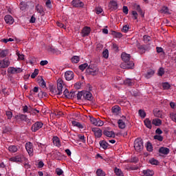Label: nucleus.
<instances>
[{
    "instance_id": "obj_1",
    "label": "nucleus",
    "mask_w": 176,
    "mask_h": 176,
    "mask_svg": "<svg viewBox=\"0 0 176 176\" xmlns=\"http://www.w3.org/2000/svg\"><path fill=\"white\" fill-rule=\"evenodd\" d=\"M131 56L125 52H122L121 54V58L124 63L120 64V67L123 69H133L134 68V63L130 61Z\"/></svg>"
},
{
    "instance_id": "obj_2",
    "label": "nucleus",
    "mask_w": 176,
    "mask_h": 176,
    "mask_svg": "<svg viewBox=\"0 0 176 176\" xmlns=\"http://www.w3.org/2000/svg\"><path fill=\"white\" fill-rule=\"evenodd\" d=\"M134 148L138 152H141L144 149V141H142V139L138 138L135 140Z\"/></svg>"
},
{
    "instance_id": "obj_3",
    "label": "nucleus",
    "mask_w": 176,
    "mask_h": 176,
    "mask_svg": "<svg viewBox=\"0 0 176 176\" xmlns=\"http://www.w3.org/2000/svg\"><path fill=\"white\" fill-rule=\"evenodd\" d=\"M42 127H43V122H42V121H36L32 125L31 131L32 133H36V131H39Z\"/></svg>"
},
{
    "instance_id": "obj_4",
    "label": "nucleus",
    "mask_w": 176,
    "mask_h": 176,
    "mask_svg": "<svg viewBox=\"0 0 176 176\" xmlns=\"http://www.w3.org/2000/svg\"><path fill=\"white\" fill-rule=\"evenodd\" d=\"M98 67H94L93 65H89L86 69L87 74L88 75H92V76H96V75H98Z\"/></svg>"
},
{
    "instance_id": "obj_5",
    "label": "nucleus",
    "mask_w": 176,
    "mask_h": 176,
    "mask_svg": "<svg viewBox=\"0 0 176 176\" xmlns=\"http://www.w3.org/2000/svg\"><path fill=\"white\" fill-rule=\"evenodd\" d=\"M16 120H21V122H26L28 124H31V120L27 117V115L25 114H18L15 116Z\"/></svg>"
},
{
    "instance_id": "obj_6",
    "label": "nucleus",
    "mask_w": 176,
    "mask_h": 176,
    "mask_svg": "<svg viewBox=\"0 0 176 176\" xmlns=\"http://www.w3.org/2000/svg\"><path fill=\"white\" fill-rule=\"evenodd\" d=\"M8 74H21L23 72V69L20 67H10L8 69Z\"/></svg>"
},
{
    "instance_id": "obj_7",
    "label": "nucleus",
    "mask_w": 176,
    "mask_h": 176,
    "mask_svg": "<svg viewBox=\"0 0 176 176\" xmlns=\"http://www.w3.org/2000/svg\"><path fill=\"white\" fill-rule=\"evenodd\" d=\"M25 149L30 156H34V148L33 144L31 142L25 144Z\"/></svg>"
},
{
    "instance_id": "obj_8",
    "label": "nucleus",
    "mask_w": 176,
    "mask_h": 176,
    "mask_svg": "<svg viewBox=\"0 0 176 176\" xmlns=\"http://www.w3.org/2000/svg\"><path fill=\"white\" fill-rule=\"evenodd\" d=\"M95 138H101L102 137V130L100 129V128L94 127L91 129Z\"/></svg>"
},
{
    "instance_id": "obj_9",
    "label": "nucleus",
    "mask_w": 176,
    "mask_h": 176,
    "mask_svg": "<svg viewBox=\"0 0 176 176\" xmlns=\"http://www.w3.org/2000/svg\"><path fill=\"white\" fill-rule=\"evenodd\" d=\"M9 160L12 163H21V162L23 161V155L21 154H19L18 155L10 157Z\"/></svg>"
},
{
    "instance_id": "obj_10",
    "label": "nucleus",
    "mask_w": 176,
    "mask_h": 176,
    "mask_svg": "<svg viewBox=\"0 0 176 176\" xmlns=\"http://www.w3.org/2000/svg\"><path fill=\"white\" fill-rule=\"evenodd\" d=\"M10 65V60L8 58L1 60H0V68H8Z\"/></svg>"
},
{
    "instance_id": "obj_11",
    "label": "nucleus",
    "mask_w": 176,
    "mask_h": 176,
    "mask_svg": "<svg viewBox=\"0 0 176 176\" xmlns=\"http://www.w3.org/2000/svg\"><path fill=\"white\" fill-rule=\"evenodd\" d=\"M72 3L74 8H83L85 6V3L80 1V0H73Z\"/></svg>"
},
{
    "instance_id": "obj_12",
    "label": "nucleus",
    "mask_w": 176,
    "mask_h": 176,
    "mask_svg": "<svg viewBox=\"0 0 176 176\" xmlns=\"http://www.w3.org/2000/svg\"><path fill=\"white\" fill-rule=\"evenodd\" d=\"M74 72L72 71H67L65 73V78L66 80H72V79H74Z\"/></svg>"
},
{
    "instance_id": "obj_13",
    "label": "nucleus",
    "mask_w": 176,
    "mask_h": 176,
    "mask_svg": "<svg viewBox=\"0 0 176 176\" xmlns=\"http://www.w3.org/2000/svg\"><path fill=\"white\" fill-rule=\"evenodd\" d=\"M4 20L6 24L12 25L14 23V19H13V16H12V15H6L4 16Z\"/></svg>"
},
{
    "instance_id": "obj_14",
    "label": "nucleus",
    "mask_w": 176,
    "mask_h": 176,
    "mask_svg": "<svg viewBox=\"0 0 176 176\" xmlns=\"http://www.w3.org/2000/svg\"><path fill=\"white\" fill-rule=\"evenodd\" d=\"M83 100H87V101H91V100H93V94L90 91H84Z\"/></svg>"
},
{
    "instance_id": "obj_15",
    "label": "nucleus",
    "mask_w": 176,
    "mask_h": 176,
    "mask_svg": "<svg viewBox=\"0 0 176 176\" xmlns=\"http://www.w3.org/2000/svg\"><path fill=\"white\" fill-rule=\"evenodd\" d=\"M90 31L91 29L89 27H85L81 32L82 36H89V35L90 34Z\"/></svg>"
},
{
    "instance_id": "obj_16",
    "label": "nucleus",
    "mask_w": 176,
    "mask_h": 176,
    "mask_svg": "<svg viewBox=\"0 0 176 176\" xmlns=\"http://www.w3.org/2000/svg\"><path fill=\"white\" fill-rule=\"evenodd\" d=\"M111 112L113 115L118 116L120 113V107L115 105L111 108Z\"/></svg>"
},
{
    "instance_id": "obj_17",
    "label": "nucleus",
    "mask_w": 176,
    "mask_h": 176,
    "mask_svg": "<svg viewBox=\"0 0 176 176\" xmlns=\"http://www.w3.org/2000/svg\"><path fill=\"white\" fill-rule=\"evenodd\" d=\"M99 145L101 148H102V149H104V151L109 148V144H108V142H107L105 140H100L99 142Z\"/></svg>"
},
{
    "instance_id": "obj_18",
    "label": "nucleus",
    "mask_w": 176,
    "mask_h": 176,
    "mask_svg": "<svg viewBox=\"0 0 176 176\" xmlns=\"http://www.w3.org/2000/svg\"><path fill=\"white\" fill-rule=\"evenodd\" d=\"M109 8L111 10H117L118 9V2L116 1H111L109 3Z\"/></svg>"
},
{
    "instance_id": "obj_19",
    "label": "nucleus",
    "mask_w": 176,
    "mask_h": 176,
    "mask_svg": "<svg viewBox=\"0 0 176 176\" xmlns=\"http://www.w3.org/2000/svg\"><path fill=\"white\" fill-rule=\"evenodd\" d=\"M159 153H162V155H168V153H170V148L161 147L159 149Z\"/></svg>"
},
{
    "instance_id": "obj_20",
    "label": "nucleus",
    "mask_w": 176,
    "mask_h": 176,
    "mask_svg": "<svg viewBox=\"0 0 176 176\" xmlns=\"http://www.w3.org/2000/svg\"><path fill=\"white\" fill-rule=\"evenodd\" d=\"M103 134L104 135H106V137H109L110 138H115V132L113 131H104Z\"/></svg>"
},
{
    "instance_id": "obj_21",
    "label": "nucleus",
    "mask_w": 176,
    "mask_h": 176,
    "mask_svg": "<svg viewBox=\"0 0 176 176\" xmlns=\"http://www.w3.org/2000/svg\"><path fill=\"white\" fill-rule=\"evenodd\" d=\"M142 173L145 176H153V175L155 174V172H153V170L151 169H147V170H144L142 171Z\"/></svg>"
},
{
    "instance_id": "obj_22",
    "label": "nucleus",
    "mask_w": 176,
    "mask_h": 176,
    "mask_svg": "<svg viewBox=\"0 0 176 176\" xmlns=\"http://www.w3.org/2000/svg\"><path fill=\"white\" fill-rule=\"evenodd\" d=\"M144 123L147 129H149L150 130L152 129V121H151L149 118H146L144 121Z\"/></svg>"
},
{
    "instance_id": "obj_23",
    "label": "nucleus",
    "mask_w": 176,
    "mask_h": 176,
    "mask_svg": "<svg viewBox=\"0 0 176 176\" xmlns=\"http://www.w3.org/2000/svg\"><path fill=\"white\" fill-rule=\"evenodd\" d=\"M134 8L135 10H137V12L140 14V16H142V17H144L145 14L144 13V12H142V9H141L140 5L135 4L134 6Z\"/></svg>"
},
{
    "instance_id": "obj_24",
    "label": "nucleus",
    "mask_w": 176,
    "mask_h": 176,
    "mask_svg": "<svg viewBox=\"0 0 176 176\" xmlns=\"http://www.w3.org/2000/svg\"><path fill=\"white\" fill-rule=\"evenodd\" d=\"M134 8L135 10H137V12L140 14V16H142V17H144L145 14L144 13V12H142V9H141L140 5L135 4L134 6Z\"/></svg>"
},
{
    "instance_id": "obj_25",
    "label": "nucleus",
    "mask_w": 176,
    "mask_h": 176,
    "mask_svg": "<svg viewBox=\"0 0 176 176\" xmlns=\"http://www.w3.org/2000/svg\"><path fill=\"white\" fill-rule=\"evenodd\" d=\"M154 74H155V71H153V69H148L146 74H145V78H146V79H149L152 78V76Z\"/></svg>"
},
{
    "instance_id": "obj_26",
    "label": "nucleus",
    "mask_w": 176,
    "mask_h": 176,
    "mask_svg": "<svg viewBox=\"0 0 176 176\" xmlns=\"http://www.w3.org/2000/svg\"><path fill=\"white\" fill-rule=\"evenodd\" d=\"M72 126H74L75 127H78V129H85V126L80 124V122H78L76 121H72Z\"/></svg>"
},
{
    "instance_id": "obj_27",
    "label": "nucleus",
    "mask_w": 176,
    "mask_h": 176,
    "mask_svg": "<svg viewBox=\"0 0 176 176\" xmlns=\"http://www.w3.org/2000/svg\"><path fill=\"white\" fill-rule=\"evenodd\" d=\"M152 124H154V126H161L162 120H160L159 118H155L152 121Z\"/></svg>"
},
{
    "instance_id": "obj_28",
    "label": "nucleus",
    "mask_w": 176,
    "mask_h": 176,
    "mask_svg": "<svg viewBox=\"0 0 176 176\" xmlns=\"http://www.w3.org/2000/svg\"><path fill=\"white\" fill-rule=\"evenodd\" d=\"M118 124L119 129H126V123L123 122V120H118Z\"/></svg>"
},
{
    "instance_id": "obj_29",
    "label": "nucleus",
    "mask_w": 176,
    "mask_h": 176,
    "mask_svg": "<svg viewBox=\"0 0 176 176\" xmlns=\"http://www.w3.org/2000/svg\"><path fill=\"white\" fill-rule=\"evenodd\" d=\"M8 54H9V50H3L0 53V57L1 58H5V57L8 56Z\"/></svg>"
},
{
    "instance_id": "obj_30",
    "label": "nucleus",
    "mask_w": 176,
    "mask_h": 176,
    "mask_svg": "<svg viewBox=\"0 0 176 176\" xmlns=\"http://www.w3.org/2000/svg\"><path fill=\"white\" fill-rule=\"evenodd\" d=\"M8 150L12 153H16L17 152V146L14 145H11L8 147Z\"/></svg>"
},
{
    "instance_id": "obj_31",
    "label": "nucleus",
    "mask_w": 176,
    "mask_h": 176,
    "mask_svg": "<svg viewBox=\"0 0 176 176\" xmlns=\"http://www.w3.org/2000/svg\"><path fill=\"white\" fill-rule=\"evenodd\" d=\"M114 172H115L116 175H118V176H124L123 175V172L122 171V170L120 168H118L116 167L114 168Z\"/></svg>"
},
{
    "instance_id": "obj_32",
    "label": "nucleus",
    "mask_w": 176,
    "mask_h": 176,
    "mask_svg": "<svg viewBox=\"0 0 176 176\" xmlns=\"http://www.w3.org/2000/svg\"><path fill=\"white\" fill-rule=\"evenodd\" d=\"M124 84L126 86H131L132 85H133V80L130 78H126L125 80H124Z\"/></svg>"
},
{
    "instance_id": "obj_33",
    "label": "nucleus",
    "mask_w": 176,
    "mask_h": 176,
    "mask_svg": "<svg viewBox=\"0 0 176 176\" xmlns=\"http://www.w3.org/2000/svg\"><path fill=\"white\" fill-rule=\"evenodd\" d=\"M53 142L56 146H61L60 139H58L57 137L54 138Z\"/></svg>"
},
{
    "instance_id": "obj_34",
    "label": "nucleus",
    "mask_w": 176,
    "mask_h": 176,
    "mask_svg": "<svg viewBox=\"0 0 176 176\" xmlns=\"http://www.w3.org/2000/svg\"><path fill=\"white\" fill-rule=\"evenodd\" d=\"M89 120L91 124H94V126H96L98 118H95L94 117L89 116Z\"/></svg>"
},
{
    "instance_id": "obj_35",
    "label": "nucleus",
    "mask_w": 176,
    "mask_h": 176,
    "mask_svg": "<svg viewBox=\"0 0 176 176\" xmlns=\"http://www.w3.org/2000/svg\"><path fill=\"white\" fill-rule=\"evenodd\" d=\"M71 60L72 63H74V64H78V62L80 61V58H79V56H74Z\"/></svg>"
},
{
    "instance_id": "obj_36",
    "label": "nucleus",
    "mask_w": 176,
    "mask_h": 176,
    "mask_svg": "<svg viewBox=\"0 0 176 176\" xmlns=\"http://www.w3.org/2000/svg\"><path fill=\"white\" fill-rule=\"evenodd\" d=\"M84 95H85V91H79L77 94V100H83Z\"/></svg>"
},
{
    "instance_id": "obj_37",
    "label": "nucleus",
    "mask_w": 176,
    "mask_h": 176,
    "mask_svg": "<svg viewBox=\"0 0 176 176\" xmlns=\"http://www.w3.org/2000/svg\"><path fill=\"white\" fill-rule=\"evenodd\" d=\"M150 164H153V166H158L159 161L157 160H155L154 158H152L149 160Z\"/></svg>"
},
{
    "instance_id": "obj_38",
    "label": "nucleus",
    "mask_w": 176,
    "mask_h": 176,
    "mask_svg": "<svg viewBox=\"0 0 176 176\" xmlns=\"http://www.w3.org/2000/svg\"><path fill=\"white\" fill-rule=\"evenodd\" d=\"M35 9L38 13H40L41 14H42V13H43V8H42V6L37 5V6H36Z\"/></svg>"
},
{
    "instance_id": "obj_39",
    "label": "nucleus",
    "mask_w": 176,
    "mask_h": 176,
    "mask_svg": "<svg viewBox=\"0 0 176 176\" xmlns=\"http://www.w3.org/2000/svg\"><path fill=\"white\" fill-rule=\"evenodd\" d=\"M146 149H147L148 152H152V151H153V146H152V143H151L149 142H147Z\"/></svg>"
},
{
    "instance_id": "obj_40",
    "label": "nucleus",
    "mask_w": 176,
    "mask_h": 176,
    "mask_svg": "<svg viewBox=\"0 0 176 176\" xmlns=\"http://www.w3.org/2000/svg\"><path fill=\"white\" fill-rule=\"evenodd\" d=\"M39 74V70L38 69H35L34 72L31 75L32 79H35L36 78V76Z\"/></svg>"
},
{
    "instance_id": "obj_41",
    "label": "nucleus",
    "mask_w": 176,
    "mask_h": 176,
    "mask_svg": "<svg viewBox=\"0 0 176 176\" xmlns=\"http://www.w3.org/2000/svg\"><path fill=\"white\" fill-rule=\"evenodd\" d=\"M162 87H163L164 90H168V89H170L171 87V85H170V84L168 82H164L162 84Z\"/></svg>"
},
{
    "instance_id": "obj_42",
    "label": "nucleus",
    "mask_w": 176,
    "mask_h": 176,
    "mask_svg": "<svg viewBox=\"0 0 176 176\" xmlns=\"http://www.w3.org/2000/svg\"><path fill=\"white\" fill-rule=\"evenodd\" d=\"M96 175L98 176H105V172L101 169H98L96 170Z\"/></svg>"
},
{
    "instance_id": "obj_43",
    "label": "nucleus",
    "mask_w": 176,
    "mask_h": 176,
    "mask_svg": "<svg viewBox=\"0 0 176 176\" xmlns=\"http://www.w3.org/2000/svg\"><path fill=\"white\" fill-rule=\"evenodd\" d=\"M39 86L43 87V89H45L46 87V82H45V80L43 78H41V80L38 82Z\"/></svg>"
},
{
    "instance_id": "obj_44",
    "label": "nucleus",
    "mask_w": 176,
    "mask_h": 176,
    "mask_svg": "<svg viewBox=\"0 0 176 176\" xmlns=\"http://www.w3.org/2000/svg\"><path fill=\"white\" fill-rule=\"evenodd\" d=\"M20 9H21V10H25V9H27V3H25V2H21V3H20Z\"/></svg>"
},
{
    "instance_id": "obj_45",
    "label": "nucleus",
    "mask_w": 176,
    "mask_h": 176,
    "mask_svg": "<svg viewBox=\"0 0 176 176\" xmlns=\"http://www.w3.org/2000/svg\"><path fill=\"white\" fill-rule=\"evenodd\" d=\"M6 115L9 120L13 118V113L10 111H6Z\"/></svg>"
},
{
    "instance_id": "obj_46",
    "label": "nucleus",
    "mask_w": 176,
    "mask_h": 176,
    "mask_svg": "<svg viewBox=\"0 0 176 176\" xmlns=\"http://www.w3.org/2000/svg\"><path fill=\"white\" fill-rule=\"evenodd\" d=\"M151 36H148V35H144L143 36V40L145 42V43H148V42H151Z\"/></svg>"
},
{
    "instance_id": "obj_47",
    "label": "nucleus",
    "mask_w": 176,
    "mask_h": 176,
    "mask_svg": "<svg viewBox=\"0 0 176 176\" xmlns=\"http://www.w3.org/2000/svg\"><path fill=\"white\" fill-rule=\"evenodd\" d=\"M138 113L140 115V116L141 118H142L144 119V118H145V116H146V113H145V111L142 109H140L138 111Z\"/></svg>"
},
{
    "instance_id": "obj_48",
    "label": "nucleus",
    "mask_w": 176,
    "mask_h": 176,
    "mask_svg": "<svg viewBox=\"0 0 176 176\" xmlns=\"http://www.w3.org/2000/svg\"><path fill=\"white\" fill-rule=\"evenodd\" d=\"M23 159L25 160V163H24L25 168H31V165L28 164V159H27L26 157H23Z\"/></svg>"
},
{
    "instance_id": "obj_49",
    "label": "nucleus",
    "mask_w": 176,
    "mask_h": 176,
    "mask_svg": "<svg viewBox=\"0 0 176 176\" xmlns=\"http://www.w3.org/2000/svg\"><path fill=\"white\" fill-rule=\"evenodd\" d=\"M87 67H89V65H87V63H84L79 66V69H80V71H85Z\"/></svg>"
},
{
    "instance_id": "obj_50",
    "label": "nucleus",
    "mask_w": 176,
    "mask_h": 176,
    "mask_svg": "<svg viewBox=\"0 0 176 176\" xmlns=\"http://www.w3.org/2000/svg\"><path fill=\"white\" fill-rule=\"evenodd\" d=\"M112 34L116 37V38H122L123 36V34H122L120 32H116L113 31L112 32Z\"/></svg>"
},
{
    "instance_id": "obj_51",
    "label": "nucleus",
    "mask_w": 176,
    "mask_h": 176,
    "mask_svg": "<svg viewBox=\"0 0 176 176\" xmlns=\"http://www.w3.org/2000/svg\"><path fill=\"white\" fill-rule=\"evenodd\" d=\"M102 55L104 58H108V57H109V52L108 51V50H105L104 51H103Z\"/></svg>"
},
{
    "instance_id": "obj_52",
    "label": "nucleus",
    "mask_w": 176,
    "mask_h": 176,
    "mask_svg": "<svg viewBox=\"0 0 176 176\" xmlns=\"http://www.w3.org/2000/svg\"><path fill=\"white\" fill-rule=\"evenodd\" d=\"M159 76H163L164 75V69L163 67H160L158 70Z\"/></svg>"
},
{
    "instance_id": "obj_53",
    "label": "nucleus",
    "mask_w": 176,
    "mask_h": 176,
    "mask_svg": "<svg viewBox=\"0 0 176 176\" xmlns=\"http://www.w3.org/2000/svg\"><path fill=\"white\" fill-rule=\"evenodd\" d=\"M56 173L57 175H63V174L64 173V171L62 170L61 168H58L56 169Z\"/></svg>"
},
{
    "instance_id": "obj_54",
    "label": "nucleus",
    "mask_w": 176,
    "mask_h": 176,
    "mask_svg": "<svg viewBox=\"0 0 176 176\" xmlns=\"http://www.w3.org/2000/svg\"><path fill=\"white\" fill-rule=\"evenodd\" d=\"M131 163H134L135 164L136 163H138V157H132L130 160Z\"/></svg>"
},
{
    "instance_id": "obj_55",
    "label": "nucleus",
    "mask_w": 176,
    "mask_h": 176,
    "mask_svg": "<svg viewBox=\"0 0 176 176\" xmlns=\"http://www.w3.org/2000/svg\"><path fill=\"white\" fill-rule=\"evenodd\" d=\"M154 140H157V141H163V136L160 135H155L154 136Z\"/></svg>"
},
{
    "instance_id": "obj_56",
    "label": "nucleus",
    "mask_w": 176,
    "mask_h": 176,
    "mask_svg": "<svg viewBox=\"0 0 176 176\" xmlns=\"http://www.w3.org/2000/svg\"><path fill=\"white\" fill-rule=\"evenodd\" d=\"M57 88H63V80L58 79L57 80Z\"/></svg>"
},
{
    "instance_id": "obj_57",
    "label": "nucleus",
    "mask_w": 176,
    "mask_h": 176,
    "mask_svg": "<svg viewBox=\"0 0 176 176\" xmlns=\"http://www.w3.org/2000/svg\"><path fill=\"white\" fill-rule=\"evenodd\" d=\"M63 94L65 95V97L66 98H69V91H68V89H65L63 91Z\"/></svg>"
},
{
    "instance_id": "obj_58",
    "label": "nucleus",
    "mask_w": 176,
    "mask_h": 176,
    "mask_svg": "<svg viewBox=\"0 0 176 176\" xmlns=\"http://www.w3.org/2000/svg\"><path fill=\"white\" fill-rule=\"evenodd\" d=\"M95 12L96 14H100V13H102V9L101 7H98L95 9Z\"/></svg>"
},
{
    "instance_id": "obj_59",
    "label": "nucleus",
    "mask_w": 176,
    "mask_h": 176,
    "mask_svg": "<svg viewBox=\"0 0 176 176\" xmlns=\"http://www.w3.org/2000/svg\"><path fill=\"white\" fill-rule=\"evenodd\" d=\"M98 127L101 126H104V122H102V120H100V118H98V121L96 122V125Z\"/></svg>"
},
{
    "instance_id": "obj_60",
    "label": "nucleus",
    "mask_w": 176,
    "mask_h": 176,
    "mask_svg": "<svg viewBox=\"0 0 176 176\" xmlns=\"http://www.w3.org/2000/svg\"><path fill=\"white\" fill-rule=\"evenodd\" d=\"M129 25H125L124 26H123L122 29V32H124V34L127 33L129 31Z\"/></svg>"
},
{
    "instance_id": "obj_61",
    "label": "nucleus",
    "mask_w": 176,
    "mask_h": 176,
    "mask_svg": "<svg viewBox=\"0 0 176 176\" xmlns=\"http://www.w3.org/2000/svg\"><path fill=\"white\" fill-rule=\"evenodd\" d=\"M56 25L58 27H60V28H63L64 30L67 29V26L60 22H57Z\"/></svg>"
},
{
    "instance_id": "obj_62",
    "label": "nucleus",
    "mask_w": 176,
    "mask_h": 176,
    "mask_svg": "<svg viewBox=\"0 0 176 176\" xmlns=\"http://www.w3.org/2000/svg\"><path fill=\"white\" fill-rule=\"evenodd\" d=\"M112 47L115 52H119V46L116 43H113Z\"/></svg>"
},
{
    "instance_id": "obj_63",
    "label": "nucleus",
    "mask_w": 176,
    "mask_h": 176,
    "mask_svg": "<svg viewBox=\"0 0 176 176\" xmlns=\"http://www.w3.org/2000/svg\"><path fill=\"white\" fill-rule=\"evenodd\" d=\"M50 92L52 93V94H54V96H56V94L57 95V89L54 87L50 88Z\"/></svg>"
},
{
    "instance_id": "obj_64",
    "label": "nucleus",
    "mask_w": 176,
    "mask_h": 176,
    "mask_svg": "<svg viewBox=\"0 0 176 176\" xmlns=\"http://www.w3.org/2000/svg\"><path fill=\"white\" fill-rule=\"evenodd\" d=\"M156 50H157V52H158V53H162L163 54H164V51L163 50V49L162 48V47H156Z\"/></svg>"
}]
</instances>
